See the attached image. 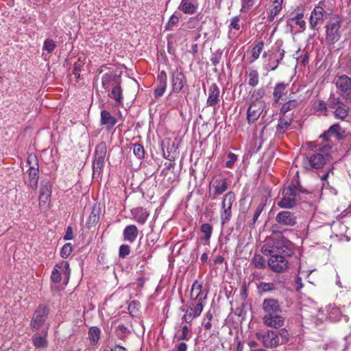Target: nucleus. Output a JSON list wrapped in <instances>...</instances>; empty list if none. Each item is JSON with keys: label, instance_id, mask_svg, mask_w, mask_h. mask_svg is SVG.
I'll return each mask as SVG.
<instances>
[{"label": "nucleus", "instance_id": "f257e3e1", "mask_svg": "<svg viewBox=\"0 0 351 351\" xmlns=\"http://www.w3.org/2000/svg\"><path fill=\"white\" fill-rule=\"evenodd\" d=\"M291 244L283 240L267 241L262 247V252L265 256H269L267 261L269 268L276 273H282L289 267L287 256H291L293 250Z\"/></svg>", "mask_w": 351, "mask_h": 351}, {"label": "nucleus", "instance_id": "f03ea898", "mask_svg": "<svg viewBox=\"0 0 351 351\" xmlns=\"http://www.w3.org/2000/svg\"><path fill=\"white\" fill-rule=\"evenodd\" d=\"M332 148V146L327 143L319 148V152L313 153L304 158L303 164L306 169L319 170L323 169L324 173L319 176L323 181V186L328 185L327 180L329 173L332 171L333 166L327 163L329 156L327 152Z\"/></svg>", "mask_w": 351, "mask_h": 351}, {"label": "nucleus", "instance_id": "7ed1b4c3", "mask_svg": "<svg viewBox=\"0 0 351 351\" xmlns=\"http://www.w3.org/2000/svg\"><path fill=\"white\" fill-rule=\"evenodd\" d=\"M203 284L195 280L191 289V302L185 311L182 319L191 323L194 318L199 317L204 308L203 302L207 298V293L204 294Z\"/></svg>", "mask_w": 351, "mask_h": 351}, {"label": "nucleus", "instance_id": "20e7f679", "mask_svg": "<svg viewBox=\"0 0 351 351\" xmlns=\"http://www.w3.org/2000/svg\"><path fill=\"white\" fill-rule=\"evenodd\" d=\"M256 337L267 348H276L288 340V333L286 330H282L280 332L278 330H268L265 333H256Z\"/></svg>", "mask_w": 351, "mask_h": 351}, {"label": "nucleus", "instance_id": "39448f33", "mask_svg": "<svg viewBox=\"0 0 351 351\" xmlns=\"http://www.w3.org/2000/svg\"><path fill=\"white\" fill-rule=\"evenodd\" d=\"M107 145L104 141L98 143L95 149L92 162L93 178H99L103 173Z\"/></svg>", "mask_w": 351, "mask_h": 351}, {"label": "nucleus", "instance_id": "423d86ee", "mask_svg": "<svg viewBox=\"0 0 351 351\" xmlns=\"http://www.w3.org/2000/svg\"><path fill=\"white\" fill-rule=\"evenodd\" d=\"M236 199L235 194L233 191H229L222 197L220 205V220L222 226L228 223L232 217V207Z\"/></svg>", "mask_w": 351, "mask_h": 351}, {"label": "nucleus", "instance_id": "0eeeda50", "mask_svg": "<svg viewBox=\"0 0 351 351\" xmlns=\"http://www.w3.org/2000/svg\"><path fill=\"white\" fill-rule=\"evenodd\" d=\"M49 313V308L48 306L44 304H39L34 311L31 322L30 327L33 330H38L43 327Z\"/></svg>", "mask_w": 351, "mask_h": 351}, {"label": "nucleus", "instance_id": "6e6552de", "mask_svg": "<svg viewBox=\"0 0 351 351\" xmlns=\"http://www.w3.org/2000/svg\"><path fill=\"white\" fill-rule=\"evenodd\" d=\"M27 162L29 165L28 169V188L36 191L38 188L39 179V166L38 161L36 156H29Z\"/></svg>", "mask_w": 351, "mask_h": 351}, {"label": "nucleus", "instance_id": "1a4fd4ad", "mask_svg": "<svg viewBox=\"0 0 351 351\" xmlns=\"http://www.w3.org/2000/svg\"><path fill=\"white\" fill-rule=\"evenodd\" d=\"M298 189L295 186H289L282 191V197L278 202V206L280 208H292L296 204V195Z\"/></svg>", "mask_w": 351, "mask_h": 351}, {"label": "nucleus", "instance_id": "9d476101", "mask_svg": "<svg viewBox=\"0 0 351 351\" xmlns=\"http://www.w3.org/2000/svg\"><path fill=\"white\" fill-rule=\"evenodd\" d=\"M341 21L338 19L330 20L325 26L326 41L329 45H333L341 38Z\"/></svg>", "mask_w": 351, "mask_h": 351}, {"label": "nucleus", "instance_id": "9b49d317", "mask_svg": "<svg viewBox=\"0 0 351 351\" xmlns=\"http://www.w3.org/2000/svg\"><path fill=\"white\" fill-rule=\"evenodd\" d=\"M228 189V184L226 178L215 180L209 186V199L215 200L217 197L223 194Z\"/></svg>", "mask_w": 351, "mask_h": 351}, {"label": "nucleus", "instance_id": "f8f14e48", "mask_svg": "<svg viewBox=\"0 0 351 351\" xmlns=\"http://www.w3.org/2000/svg\"><path fill=\"white\" fill-rule=\"evenodd\" d=\"M186 77L182 71L176 69L172 72L171 76V84L172 92L178 93L186 84Z\"/></svg>", "mask_w": 351, "mask_h": 351}, {"label": "nucleus", "instance_id": "ddd939ff", "mask_svg": "<svg viewBox=\"0 0 351 351\" xmlns=\"http://www.w3.org/2000/svg\"><path fill=\"white\" fill-rule=\"evenodd\" d=\"M265 102L261 101L257 103L252 102L247 111V119L250 124L254 123L263 112Z\"/></svg>", "mask_w": 351, "mask_h": 351}, {"label": "nucleus", "instance_id": "4468645a", "mask_svg": "<svg viewBox=\"0 0 351 351\" xmlns=\"http://www.w3.org/2000/svg\"><path fill=\"white\" fill-rule=\"evenodd\" d=\"M121 84V76L114 72L109 71L102 75L101 86L106 90L114 87L116 84Z\"/></svg>", "mask_w": 351, "mask_h": 351}, {"label": "nucleus", "instance_id": "2eb2a0df", "mask_svg": "<svg viewBox=\"0 0 351 351\" xmlns=\"http://www.w3.org/2000/svg\"><path fill=\"white\" fill-rule=\"evenodd\" d=\"M276 221L280 225L294 226L297 223V217L291 211L282 210L276 215Z\"/></svg>", "mask_w": 351, "mask_h": 351}, {"label": "nucleus", "instance_id": "dca6fc26", "mask_svg": "<svg viewBox=\"0 0 351 351\" xmlns=\"http://www.w3.org/2000/svg\"><path fill=\"white\" fill-rule=\"evenodd\" d=\"M220 101V89L215 83L212 84L208 88V96L206 100V106L213 107L214 110Z\"/></svg>", "mask_w": 351, "mask_h": 351}, {"label": "nucleus", "instance_id": "f3484780", "mask_svg": "<svg viewBox=\"0 0 351 351\" xmlns=\"http://www.w3.org/2000/svg\"><path fill=\"white\" fill-rule=\"evenodd\" d=\"M262 309L267 314H276L282 311L278 300L274 298L265 299L262 304Z\"/></svg>", "mask_w": 351, "mask_h": 351}, {"label": "nucleus", "instance_id": "a211bd4d", "mask_svg": "<svg viewBox=\"0 0 351 351\" xmlns=\"http://www.w3.org/2000/svg\"><path fill=\"white\" fill-rule=\"evenodd\" d=\"M263 322L267 326L278 328L284 325L285 318L278 313L269 314L263 317Z\"/></svg>", "mask_w": 351, "mask_h": 351}, {"label": "nucleus", "instance_id": "6ab92c4d", "mask_svg": "<svg viewBox=\"0 0 351 351\" xmlns=\"http://www.w3.org/2000/svg\"><path fill=\"white\" fill-rule=\"evenodd\" d=\"M330 107L334 108L335 117L344 119L348 116V108L339 98H333L330 101Z\"/></svg>", "mask_w": 351, "mask_h": 351}, {"label": "nucleus", "instance_id": "aec40b11", "mask_svg": "<svg viewBox=\"0 0 351 351\" xmlns=\"http://www.w3.org/2000/svg\"><path fill=\"white\" fill-rule=\"evenodd\" d=\"M167 75L165 71H161L157 76V87L155 88L154 95L158 98L163 95L167 88Z\"/></svg>", "mask_w": 351, "mask_h": 351}, {"label": "nucleus", "instance_id": "412c9836", "mask_svg": "<svg viewBox=\"0 0 351 351\" xmlns=\"http://www.w3.org/2000/svg\"><path fill=\"white\" fill-rule=\"evenodd\" d=\"M324 13V9L319 5L314 8L309 19V26L311 29H315L319 22L323 21Z\"/></svg>", "mask_w": 351, "mask_h": 351}, {"label": "nucleus", "instance_id": "4be33fe9", "mask_svg": "<svg viewBox=\"0 0 351 351\" xmlns=\"http://www.w3.org/2000/svg\"><path fill=\"white\" fill-rule=\"evenodd\" d=\"M293 120V113L285 114L280 113V117L278 119V123L276 130L279 134H284L287 130Z\"/></svg>", "mask_w": 351, "mask_h": 351}, {"label": "nucleus", "instance_id": "5701e85b", "mask_svg": "<svg viewBox=\"0 0 351 351\" xmlns=\"http://www.w3.org/2000/svg\"><path fill=\"white\" fill-rule=\"evenodd\" d=\"M285 53V51L284 49H279L277 52L273 53L269 56L268 63L267 64V69L269 71H275L283 60Z\"/></svg>", "mask_w": 351, "mask_h": 351}, {"label": "nucleus", "instance_id": "b1692460", "mask_svg": "<svg viewBox=\"0 0 351 351\" xmlns=\"http://www.w3.org/2000/svg\"><path fill=\"white\" fill-rule=\"evenodd\" d=\"M198 8L197 0H182L178 9L186 14H193Z\"/></svg>", "mask_w": 351, "mask_h": 351}, {"label": "nucleus", "instance_id": "393cba45", "mask_svg": "<svg viewBox=\"0 0 351 351\" xmlns=\"http://www.w3.org/2000/svg\"><path fill=\"white\" fill-rule=\"evenodd\" d=\"M289 84L285 82H278L276 84L273 91V99L275 103H278L283 96L288 93Z\"/></svg>", "mask_w": 351, "mask_h": 351}, {"label": "nucleus", "instance_id": "a878e982", "mask_svg": "<svg viewBox=\"0 0 351 351\" xmlns=\"http://www.w3.org/2000/svg\"><path fill=\"white\" fill-rule=\"evenodd\" d=\"M138 235V230L135 225L131 224L125 227L123 231L124 240L132 243Z\"/></svg>", "mask_w": 351, "mask_h": 351}, {"label": "nucleus", "instance_id": "bb28decb", "mask_svg": "<svg viewBox=\"0 0 351 351\" xmlns=\"http://www.w3.org/2000/svg\"><path fill=\"white\" fill-rule=\"evenodd\" d=\"M101 125L106 126L107 130L112 129L117 123V119L110 112L106 110L101 111Z\"/></svg>", "mask_w": 351, "mask_h": 351}, {"label": "nucleus", "instance_id": "cd10ccee", "mask_svg": "<svg viewBox=\"0 0 351 351\" xmlns=\"http://www.w3.org/2000/svg\"><path fill=\"white\" fill-rule=\"evenodd\" d=\"M47 331L45 330L42 335L40 333H36L32 338V343L34 346L37 349H43L47 347Z\"/></svg>", "mask_w": 351, "mask_h": 351}, {"label": "nucleus", "instance_id": "c85d7f7f", "mask_svg": "<svg viewBox=\"0 0 351 351\" xmlns=\"http://www.w3.org/2000/svg\"><path fill=\"white\" fill-rule=\"evenodd\" d=\"M329 136H335L337 139H341L343 138L341 128L339 124H334L331 125L326 132H325L320 136V138L324 139L326 142H328V138Z\"/></svg>", "mask_w": 351, "mask_h": 351}, {"label": "nucleus", "instance_id": "c756f323", "mask_svg": "<svg viewBox=\"0 0 351 351\" xmlns=\"http://www.w3.org/2000/svg\"><path fill=\"white\" fill-rule=\"evenodd\" d=\"M132 214L133 215L134 219L141 225L144 224L146 222L149 215V212L143 207H138L134 208L132 210Z\"/></svg>", "mask_w": 351, "mask_h": 351}, {"label": "nucleus", "instance_id": "7c9ffc66", "mask_svg": "<svg viewBox=\"0 0 351 351\" xmlns=\"http://www.w3.org/2000/svg\"><path fill=\"white\" fill-rule=\"evenodd\" d=\"M337 88L342 92H348L351 90V78L346 75L338 77L336 82Z\"/></svg>", "mask_w": 351, "mask_h": 351}, {"label": "nucleus", "instance_id": "2f4dec72", "mask_svg": "<svg viewBox=\"0 0 351 351\" xmlns=\"http://www.w3.org/2000/svg\"><path fill=\"white\" fill-rule=\"evenodd\" d=\"M304 14L302 12L297 13L293 17L289 18L287 21V25L292 26L293 23L295 22L300 27V32H304L306 29V22L302 19Z\"/></svg>", "mask_w": 351, "mask_h": 351}, {"label": "nucleus", "instance_id": "473e14b6", "mask_svg": "<svg viewBox=\"0 0 351 351\" xmlns=\"http://www.w3.org/2000/svg\"><path fill=\"white\" fill-rule=\"evenodd\" d=\"M101 330L97 326H91L88 329V338L93 346L98 343L100 339Z\"/></svg>", "mask_w": 351, "mask_h": 351}, {"label": "nucleus", "instance_id": "72a5a7b5", "mask_svg": "<svg viewBox=\"0 0 351 351\" xmlns=\"http://www.w3.org/2000/svg\"><path fill=\"white\" fill-rule=\"evenodd\" d=\"M283 0H275L272 8L271 9L267 19L269 22H273L275 16L278 15L282 9Z\"/></svg>", "mask_w": 351, "mask_h": 351}, {"label": "nucleus", "instance_id": "f704fd0d", "mask_svg": "<svg viewBox=\"0 0 351 351\" xmlns=\"http://www.w3.org/2000/svg\"><path fill=\"white\" fill-rule=\"evenodd\" d=\"M54 268L57 269L59 273L62 275V276L66 280H69L71 269L69 267V264L66 261H62L58 264H56Z\"/></svg>", "mask_w": 351, "mask_h": 351}, {"label": "nucleus", "instance_id": "c9c22d12", "mask_svg": "<svg viewBox=\"0 0 351 351\" xmlns=\"http://www.w3.org/2000/svg\"><path fill=\"white\" fill-rule=\"evenodd\" d=\"M108 95L113 98L119 105L123 104V90L121 84H116L115 86L112 87L111 93Z\"/></svg>", "mask_w": 351, "mask_h": 351}, {"label": "nucleus", "instance_id": "e433bc0d", "mask_svg": "<svg viewBox=\"0 0 351 351\" xmlns=\"http://www.w3.org/2000/svg\"><path fill=\"white\" fill-rule=\"evenodd\" d=\"M100 218V208L98 206H93L92 211L87 219V224L90 226H95L97 224Z\"/></svg>", "mask_w": 351, "mask_h": 351}, {"label": "nucleus", "instance_id": "4c0bfd02", "mask_svg": "<svg viewBox=\"0 0 351 351\" xmlns=\"http://www.w3.org/2000/svg\"><path fill=\"white\" fill-rule=\"evenodd\" d=\"M298 104L297 99H290L282 104L280 113L290 114L289 112L296 108Z\"/></svg>", "mask_w": 351, "mask_h": 351}, {"label": "nucleus", "instance_id": "58836bf2", "mask_svg": "<svg viewBox=\"0 0 351 351\" xmlns=\"http://www.w3.org/2000/svg\"><path fill=\"white\" fill-rule=\"evenodd\" d=\"M261 293L271 292L276 289V285L274 282H261L257 287Z\"/></svg>", "mask_w": 351, "mask_h": 351}, {"label": "nucleus", "instance_id": "ea45409f", "mask_svg": "<svg viewBox=\"0 0 351 351\" xmlns=\"http://www.w3.org/2000/svg\"><path fill=\"white\" fill-rule=\"evenodd\" d=\"M264 207H265V204H263V203H261L260 204H258L253 214V217L252 218V219H250V221H248L247 223H248V226L250 227H254L258 219V217H260L261 214L262 213L263 209H264Z\"/></svg>", "mask_w": 351, "mask_h": 351}, {"label": "nucleus", "instance_id": "a19ab883", "mask_svg": "<svg viewBox=\"0 0 351 351\" xmlns=\"http://www.w3.org/2000/svg\"><path fill=\"white\" fill-rule=\"evenodd\" d=\"M248 84L252 87H255L258 84L259 75L257 70L250 69L248 73Z\"/></svg>", "mask_w": 351, "mask_h": 351}, {"label": "nucleus", "instance_id": "79ce46f5", "mask_svg": "<svg viewBox=\"0 0 351 351\" xmlns=\"http://www.w3.org/2000/svg\"><path fill=\"white\" fill-rule=\"evenodd\" d=\"M40 195H51V184L48 180H44L41 182Z\"/></svg>", "mask_w": 351, "mask_h": 351}, {"label": "nucleus", "instance_id": "37998d69", "mask_svg": "<svg viewBox=\"0 0 351 351\" xmlns=\"http://www.w3.org/2000/svg\"><path fill=\"white\" fill-rule=\"evenodd\" d=\"M264 47V42L260 41L258 42L252 49V60L250 62H253L254 60H257L263 51Z\"/></svg>", "mask_w": 351, "mask_h": 351}, {"label": "nucleus", "instance_id": "c03bdc74", "mask_svg": "<svg viewBox=\"0 0 351 351\" xmlns=\"http://www.w3.org/2000/svg\"><path fill=\"white\" fill-rule=\"evenodd\" d=\"M252 263L257 269H264L266 267L265 261L261 254H255L252 258Z\"/></svg>", "mask_w": 351, "mask_h": 351}, {"label": "nucleus", "instance_id": "a18cd8bd", "mask_svg": "<svg viewBox=\"0 0 351 351\" xmlns=\"http://www.w3.org/2000/svg\"><path fill=\"white\" fill-rule=\"evenodd\" d=\"M201 232L204 234V239L206 241L210 240L213 232V226L208 223H203L200 227Z\"/></svg>", "mask_w": 351, "mask_h": 351}, {"label": "nucleus", "instance_id": "49530a36", "mask_svg": "<svg viewBox=\"0 0 351 351\" xmlns=\"http://www.w3.org/2000/svg\"><path fill=\"white\" fill-rule=\"evenodd\" d=\"M56 47V43L53 39L47 38L43 43V51H46L47 53H51Z\"/></svg>", "mask_w": 351, "mask_h": 351}, {"label": "nucleus", "instance_id": "de8ad7c7", "mask_svg": "<svg viewBox=\"0 0 351 351\" xmlns=\"http://www.w3.org/2000/svg\"><path fill=\"white\" fill-rule=\"evenodd\" d=\"M133 146V153L138 158L143 159L145 156V149L143 145L139 143H134Z\"/></svg>", "mask_w": 351, "mask_h": 351}, {"label": "nucleus", "instance_id": "09e8293b", "mask_svg": "<svg viewBox=\"0 0 351 351\" xmlns=\"http://www.w3.org/2000/svg\"><path fill=\"white\" fill-rule=\"evenodd\" d=\"M237 160H238L237 155H236L234 153L230 152H228L227 153V160L226 162V167L229 169H232L234 166V164L237 161Z\"/></svg>", "mask_w": 351, "mask_h": 351}, {"label": "nucleus", "instance_id": "8fccbe9b", "mask_svg": "<svg viewBox=\"0 0 351 351\" xmlns=\"http://www.w3.org/2000/svg\"><path fill=\"white\" fill-rule=\"evenodd\" d=\"M50 196L39 195V207L41 210H46L49 208L50 204Z\"/></svg>", "mask_w": 351, "mask_h": 351}, {"label": "nucleus", "instance_id": "3c124183", "mask_svg": "<svg viewBox=\"0 0 351 351\" xmlns=\"http://www.w3.org/2000/svg\"><path fill=\"white\" fill-rule=\"evenodd\" d=\"M84 65V60H81L80 58H79L77 61L75 62L73 65V73L77 78L80 77V73L82 71Z\"/></svg>", "mask_w": 351, "mask_h": 351}, {"label": "nucleus", "instance_id": "603ef678", "mask_svg": "<svg viewBox=\"0 0 351 351\" xmlns=\"http://www.w3.org/2000/svg\"><path fill=\"white\" fill-rule=\"evenodd\" d=\"M73 246L71 243L64 244L60 250V256L63 258H66L71 254Z\"/></svg>", "mask_w": 351, "mask_h": 351}, {"label": "nucleus", "instance_id": "864d4df0", "mask_svg": "<svg viewBox=\"0 0 351 351\" xmlns=\"http://www.w3.org/2000/svg\"><path fill=\"white\" fill-rule=\"evenodd\" d=\"M255 0H241V12H248L254 5Z\"/></svg>", "mask_w": 351, "mask_h": 351}, {"label": "nucleus", "instance_id": "5fc2aeb1", "mask_svg": "<svg viewBox=\"0 0 351 351\" xmlns=\"http://www.w3.org/2000/svg\"><path fill=\"white\" fill-rule=\"evenodd\" d=\"M222 54H223V51L221 49H218L216 51L215 53H214L212 55V57L210 58V62L213 65L217 66L219 64L220 60L222 57Z\"/></svg>", "mask_w": 351, "mask_h": 351}, {"label": "nucleus", "instance_id": "6e6d98bb", "mask_svg": "<svg viewBox=\"0 0 351 351\" xmlns=\"http://www.w3.org/2000/svg\"><path fill=\"white\" fill-rule=\"evenodd\" d=\"M179 21V17L176 16L175 14L171 16L167 23L165 26V30H171L173 27L176 25Z\"/></svg>", "mask_w": 351, "mask_h": 351}, {"label": "nucleus", "instance_id": "4d7b16f0", "mask_svg": "<svg viewBox=\"0 0 351 351\" xmlns=\"http://www.w3.org/2000/svg\"><path fill=\"white\" fill-rule=\"evenodd\" d=\"M140 303L137 300H132L128 305V311L130 314L134 316L138 311Z\"/></svg>", "mask_w": 351, "mask_h": 351}, {"label": "nucleus", "instance_id": "13d9d810", "mask_svg": "<svg viewBox=\"0 0 351 351\" xmlns=\"http://www.w3.org/2000/svg\"><path fill=\"white\" fill-rule=\"evenodd\" d=\"M239 21H240V16H235L233 18H232L230 23L228 26L229 30L235 29L237 31L240 30V25H239Z\"/></svg>", "mask_w": 351, "mask_h": 351}, {"label": "nucleus", "instance_id": "bf43d9fd", "mask_svg": "<svg viewBox=\"0 0 351 351\" xmlns=\"http://www.w3.org/2000/svg\"><path fill=\"white\" fill-rule=\"evenodd\" d=\"M130 253V247L128 245L123 244L119 247V256L125 258Z\"/></svg>", "mask_w": 351, "mask_h": 351}, {"label": "nucleus", "instance_id": "052dcab7", "mask_svg": "<svg viewBox=\"0 0 351 351\" xmlns=\"http://www.w3.org/2000/svg\"><path fill=\"white\" fill-rule=\"evenodd\" d=\"M190 338L189 328L186 325H184L182 327V333L179 336L178 339L188 341Z\"/></svg>", "mask_w": 351, "mask_h": 351}, {"label": "nucleus", "instance_id": "680f3d73", "mask_svg": "<svg viewBox=\"0 0 351 351\" xmlns=\"http://www.w3.org/2000/svg\"><path fill=\"white\" fill-rule=\"evenodd\" d=\"M265 90L263 88H258V90H255L252 95V98L256 101H258V99L263 98L265 95Z\"/></svg>", "mask_w": 351, "mask_h": 351}, {"label": "nucleus", "instance_id": "e2e57ef3", "mask_svg": "<svg viewBox=\"0 0 351 351\" xmlns=\"http://www.w3.org/2000/svg\"><path fill=\"white\" fill-rule=\"evenodd\" d=\"M62 275L58 272L57 269L53 268L51 276V280L55 283H59L62 280Z\"/></svg>", "mask_w": 351, "mask_h": 351}, {"label": "nucleus", "instance_id": "0e129e2a", "mask_svg": "<svg viewBox=\"0 0 351 351\" xmlns=\"http://www.w3.org/2000/svg\"><path fill=\"white\" fill-rule=\"evenodd\" d=\"M117 331L121 333L120 335H119L120 339H123L125 335L130 332L128 328L122 324H119L117 326Z\"/></svg>", "mask_w": 351, "mask_h": 351}, {"label": "nucleus", "instance_id": "69168bd1", "mask_svg": "<svg viewBox=\"0 0 351 351\" xmlns=\"http://www.w3.org/2000/svg\"><path fill=\"white\" fill-rule=\"evenodd\" d=\"M64 239L65 241L71 240L73 238V228L71 226H68L66 230L65 234L64 235Z\"/></svg>", "mask_w": 351, "mask_h": 351}, {"label": "nucleus", "instance_id": "338daca9", "mask_svg": "<svg viewBox=\"0 0 351 351\" xmlns=\"http://www.w3.org/2000/svg\"><path fill=\"white\" fill-rule=\"evenodd\" d=\"M187 345L184 342H180L175 346L176 351H186L187 350Z\"/></svg>", "mask_w": 351, "mask_h": 351}, {"label": "nucleus", "instance_id": "774afa93", "mask_svg": "<svg viewBox=\"0 0 351 351\" xmlns=\"http://www.w3.org/2000/svg\"><path fill=\"white\" fill-rule=\"evenodd\" d=\"M295 282L297 285L295 287V290L297 291H299L303 287V285L302 282V278L298 276L295 278Z\"/></svg>", "mask_w": 351, "mask_h": 351}]
</instances>
